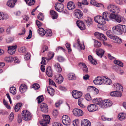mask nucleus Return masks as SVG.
I'll list each match as a JSON object with an SVG mask.
<instances>
[{
    "instance_id": "obj_29",
    "label": "nucleus",
    "mask_w": 126,
    "mask_h": 126,
    "mask_svg": "<svg viewBox=\"0 0 126 126\" xmlns=\"http://www.w3.org/2000/svg\"><path fill=\"white\" fill-rule=\"evenodd\" d=\"M110 94L112 96H117V97H120L122 95L120 92L118 91H114L111 92Z\"/></svg>"
},
{
    "instance_id": "obj_33",
    "label": "nucleus",
    "mask_w": 126,
    "mask_h": 126,
    "mask_svg": "<svg viewBox=\"0 0 126 126\" xmlns=\"http://www.w3.org/2000/svg\"><path fill=\"white\" fill-rule=\"evenodd\" d=\"M114 86H116V90H119L120 92L123 91V87L119 83H117L116 84H114Z\"/></svg>"
},
{
    "instance_id": "obj_62",
    "label": "nucleus",
    "mask_w": 126,
    "mask_h": 126,
    "mask_svg": "<svg viewBox=\"0 0 126 126\" xmlns=\"http://www.w3.org/2000/svg\"><path fill=\"white\" fill-rule=\"evenodd\" d=\"M31 56L30 54L29 53H27L25 56V60H28L30 58Z\"/></svg>"
},
{
    "instance_id": "obj_4",
    "label": "nucleus",
    "mask_w": 126,
    "mask_h": 126,
    "mask_svg": "<svg viewBox=\"0 0 126 126\" xmlns=\"http://www.w3.org/2000/svg\"><path fill=\"white\" fill-rule=\"evenodd\" d=\"M101 108H106L110 107L112 105V102L109 99H106L102 100V101Z\"/></svg>"
},
{
    "instance_id": "obj_6",
    "label": "nucleus",
    "mask_w": 126,
    "mask_h": 126,
    "mask_svg": "<svg viewBox=\"0 0 126 126\" xmlns=\"http://www.w3.org/2000/svg\"><path fill=\"white\" fill-rule=\"evenodd\" d=\"M62 121L63 124L66 126L70 124L71 120L69 117L67 115H63L62 118Z\"/></svg>"
},
{
    "instance_id": "obj_10",
    "label": "nucleus",
    "mask_w": 126,
    "mask_h": 126,
    "mask_svg": "<svg viewBox=\"0 0 126 126\" xmlns=\"http://www.w3.org/2000/svg\"><path fill=\"white\" fill-rule=\"evenodd\" d=\"M95 36L99 40L103 41L107 40V37L103 34L98 32H96L94 33Z\"/></svg>"
},
{
    "instance_id": "obj_31",
    "label": "nucleus",
    "mask_w": 126,
    "mask_h": 126,
    "mask_svg": "<svg viewBox=\"0 0 126 126\" xmlns=\"http://www.w3.org/2000/svg\"><path fill=\"white\" fill-rule=\"evenodd\" d=\"M50 14L51 15L53 19H56L58 17L57 13L53 10H51L50 11Z\"/></svg>"
},
{
    "instance_id": "obj_18",
    "label": "nucleus",
    "mask_w": 126,
    "mask_h": 126,
    "mask_svg": "<svg viewBox=\"0 0 126 126\" xmlns=\"http://www.w3.org/2000/svg\"><path fill=\"white\" fill-rule=\"evenodd\" d=\"M88 110L90 112H92L96 111L97 109V106L95 104H91L87 107Z\"/></svg>"
},
{
    "instance_id": "obj_55",
    "label": "nucleus",
    "mask_w": 126,
    "mask_h": 126,
    "mask_svg": "<svg viewBox=\"0 0 126 126\" xmlns=\"http://www.w3.org/2000/svg\"><path fill=\"white\" fill-rule=\"evenodd\" d=\"M101 118L102 120L103 121L107 120L108 121H110L111 120V119L109 118H107L104 115H102L101 117Z\"/></svg>"
},
{
    "instance_id": "obj_17",
    "label": "nucleus",
    "mask_w": 126,
    "mask_h": 126,
    "mask_svg": "<svg viewBox=\"0 0 126 126\" xmlns=\"http://www.w3.org/2000/svg\"><path fill=\"white\" fill-rule=\"evenodd\" d=\"M40 109L42 112L47 113L48 111V107L47 105L44 103H42L40 105Z\"/></svg>"
},
{
    "instance_id": "obj_34",
    "label": "nucleus",
    "mask_w": 126,
    "mask_h": 126,
    "mask_svg": "<svg viewBox=\"0 0 126 126\" xmlns=\"http://www.w3.org/2000/svg\"><path fill=\"white\" fill-rule=\"evenodd\" d=\"M63 77L60 74L58 75V78L56 79L55 81L59 84L61 83L63 81Z\"/></svg>"
},
{
    "instance_id": "obj_43",
    "label": "nucleus",
    "mask_w": 126,
    "mask_h": 126,
    "mask_svg": "<svg viewBox=\"0 0 126 126\" xmlns=\"http://www.w3.org/2000/svg\"><path fill=\"white\" fill-rule=\"evenodd\" d=\"M77 41L78 44V46L81 49L84 50L85 49V47L83 43L81 44L79 39H78L77 40Z\"/></svg>"
},
{
    "instance_id": "obj_50",
    "label": "nucleus",
    "mask_w": 126,
    "mask_h": 126,
    "mask_svg": "<svg viewBox=\"0 0 126 126\" xmlns=\"http://www.w3.org/2000/svg\"><path fill=\"white\" fill-rule=\"evenodd\" d=\"M106 34L107 36L110 38L112 39L113 38L114 36L112 35V32L111 30H109L106 32Z\"/></svg>"
},
{
    "instance_id": "obj_20",
    "label": "nucleus",
    "mask_w": 126,
    "mask_h": 126,
    "mask_svg": "<svg viewBox=\"0 0 126 126\" xmlns=\"http://www.w3.org/2000/svg\"><path fill=\"white\" fill-rule=\"evenodd\" d=\"M101 99L100 98H96L93 100V103L95 104L98 105L99 106L101 107L102 105V101Z\"/></svg>"
},
{
    "instance_id": "obj_40",
    "label": "nucleus",
    "mask_w": 126,
    "mask_h": 126,
    "mask_svg": "<svg viewBox=\"0 0 126 126\" xmlns=\"http://www.w3.org/2000/svg\"><path fill=\"white\" fill-rule=\"evenodd\" d=\"M68 77L69 80L75 79L76 77L75 74L73 73H70L68 75Z\"/></svg>"
},
{
    "instance_id": "obj_41",
    "label": "nucleus",
    "mask_w": 126,
    "mask_h": 126,
    "mask_svg": "<svg viewBox=\"0 0 126 126\" xmlns=\"http://www.w3.org/2000/svg\"><path fill=\"white\" fill-rule=\"evenodd\" d=\"M22 105V103H17L15 106V111L16 112H18Z\"/></svg>"
},
{
    "instance_id": "obj_35",
    "label": "nucleus",
    "mask_w": 126,
    "mask_h": 126,
    "mask_svg": "<svg viewBox=\"0 0 126 126\" xmlns=\"http://www.w3.org/2000/svg\"><path fill=\"white\" fill-rule=\"evenodd\" d=\"M126 117V114L124 113H120L118 115V119L120 120H122Z\"/></svg>"
},
{
    "instance_id": "obj_27",
    "label": "nucleus",
    "mask_w": 126,
    "mask_h": 126,
    "mask_svg": "<svg viewBox=\"0 0 126 126\" xmlns=\"http://www.w3.org/2000/svg\"><path fill=\"white\" fill-rule=\"evenodd\" d=\"M27 89L26 85L24 84H22L19 87V91L21 93H23L26 91Z\"/></svg>"
},
{
    "instance_id": "obj_23",
    "label": "nucleus",
    "mask_w": 126,
    "mask_h": 126,
    "mask_svg": "<svg viewBox=\"0 0 126 126\" xmlns=\"http://www.w3.org/2000/svg\"><path fill=\"white\" fill-rule=\"evenodd\" d=\"M67 7L68 9L70 10L74 9L75 7L74 2L71 1L67 3Z\"/></svg>"
},
{
    "instance_id": "obj_28",
    "label": "nucleus",
    "mask_w": 126,
    "mask_h": 126,
    "mask_svg": "<svg viewBox=\"0 0 126 126\" xmlns=\"http://www.w3.org/2000/svg\"><path fill=\"white\" fill-rule=\"evenodd\" d=\"M46 73L48 77H52V70L51 67L49 66L47 68Z\"/></svg>"
},
{
    "instance_id": "obj_13",
    "label": "nucleus",
    "mask_w": 126,
    "mask_h": 126,
    "mask_svg": "<svg viewBox=\"0 0 126 126\" xmlns=\"http://www.w3.org/2000/svg\"><path fill=\"white\" fill-rule=\"evenodd\" d=\"M77 26L79 28L82 30H85L86 28L85 26L84 22L80 20H78L76 22Z\"/></svg>"
},
{
    "instance_id": "obj_44",
    "label": "nucleus",
    "mask_w": 126,
    "mask_h": 126,
    "mask_svg": "<svg viewBox=\"0 0 126 126\" xmlns=\"http://www.w3.org/2000/svg\"><path fill=\"white\" fill-rule=\"evenodd\" d=\"M46 36H51L52 35V33L51 30L47 29L46 31Z\"/></svg>"
},
{
    "instance_id": "obj_8",
    "label": "nucleus",
    "mask_w": 126,
    "mask_h": 126,
    "mask_svg": "<svg viewBox=\"0 0 126 126\" xmlns=\"http://www.w3.org/2000/svg\"><path fill=\"white\" fill-rule=\"evenodd\" d=\"M72 94L73 97L76 99L79 98L82 95L81 92L77 90L73 91L72 93Z\"/></svg>"
},
{
    "instance_id": "obj_54",
    "label": "nucleus",
    "mask_w": 126,
    "mask_h": 126,
    "mask_svg": "<svg viewBox=\"0 0 126 126\" xmlns=\"http://www.w3.org/2000/svg\"><path fill=\"white\" fill-rule=\"evenodd\" d=\"M18 51L20 53H24L26 51L25 47H21L18 49Z\"/></svg>"
},
{
    "instance_id": "obj_38",
    "label": "nucleus",
    "mask_w": 126,
    "mask_h": 126,
    "mask_svg": "<svg viewBox=\"0 0 126 126\" xmlns=\"http://www.w3.org/2000/svg\"><path fill=\"white\" fill-rule=\"evenodd\" d=\"M112 39L115 40L114 42L116 43L120 44L122 42L121 39L116 36H114Z\"/></svg>"
},
{
    "instance_id": "obj_22",
    "label": "nucleus",
    "mask_w": 126,
    "mask_h": 126,
    "mask_svg": "<svg viewBox=\"0 0 126 126\" xmlns=\"http://www.w3.org/2000/svg\"><path fill=\"white\" fill-rule=\"evenodd\" d=\"M90 3L92 5L97 7H100L102 9L104 8V6L103 4L97 3L94 0H91Z\"/></svg>"
},
{
    "instance_id": "obj_1",
    "label": "nucleus",
    "mask_w": 126,
    "mask_h": 126,
    "mask_svg": "<svg viewBox=\"0 0 126 126\" xmlns=\"http://www.w3.org/2000/svg\"><path fill=\"white\" fill-rule=\"evenodd\" d=\"M107 8L109 11L116 14L118 13L120 10L119 7L113 4H110L108 5Z\"/></svg>"
},
{
    "instance_id": "obj_5",
    "label": "nucleus",
    "mask_w": 126,
    "mask_h": 126,
    "mask_svg": "<svg viewBox=\"0 0 126 126\" xmlns=\"http://www.w3.org/2000/svg\"><path fill=\"white\" fill-rule=\"evenodd\" d=\"M94 20L96 22L100 24H104L105 23V21L102 16H97L94 18Z\"/></svg>"
},
{
    "instance_id": "obj_37",
    "label": "nucleus",
    "mask_w": 126,
    "mask_h": 126,
    "mask_svg": "<svg viewBox=\"0 0 126 126\" xmlns=\"http://www.w3.org/2000/svg\"><path fill=\"white\" fill-rule=\"evenodd\" d=\"M8 18L7 15L4 14L2 12H0V20H4Z\"/></svg>"
},
{
    "instance_id": "obj_11",
    "label": "nucleus",
    "mask_w": 126,
    "mask_h": 126,
    "mask_svg": "<svg viewBox=\"0 0 126 126\" xmlns=\"http://www.w3.org/2000/svg\"><path fill=\"white\" fill-rule=\"evenodd\" d=\"M103 76L100 77L98 76L95 78L93 81V82L96 85H100L103 83Z\"/></svg>"
},
{
    "instance_id": "obj_25",
    "label": "nucleus",
    "mask_w": 126,
    "mask_h": 126,
    "mask_svg": "<svg viewBox=\"0 0 126 126\" xmlns=\"http://www.w3.org/2000/svg\"><path fill=\"white\" fill-rule=\"evenodd\" d=\"M16 1V0H10L7 2V5L11 8H13L14 6Z\"/></svg>"
},
{
    "instance_id": "obj_58",
    "label": "nucleus",
    "mask_w": 126,
    "mask_h": 126,
    "mask_svg": "<svg viewBox=\"0 0 126 126\" xmlns=\"http://www.w3.org/2000/svg\"><path fill=\"white\" fill-rule=\"evenodd\" d=\"M44 16L43 14L41 13L39 14L38 16V19L41 20L43 21L44 19Z\"/></svg>"
},
{
    "instance_id": "obj_42",
    "label": "nucleus",
    "mask_w": 126,
    "mask_h": 126,
    "mask_svg": "<svg viewBox=\"0 0 126 126\" xmlns=\"http://www.w3.org/2000/svg\"><path fill=\"white\" fill-rule=\"evenodd\" d=\"M27 4L31 6L33 5L35 2L34 0H25Z\"/></svg>"
},
{
    "instance_id": "obj_30",
    "label": "nucleus",
    "mask_w": 126,
    "mask_h": 126,
    "mask_svg": "<svg viewBox=\"0 0 126 126\" xmlns=\"http://www.w3.org/2000/svg\"><path fill=\"white\" fill-rule=\"evenodd\" d=\"M85 21L86 25L88 26L89 27L93 24V20L91 18L88 17Z\"/></svg>"
},
{
    "instance_id": "obj_3",
    "label": "nucleus",
    "mask_w": 126,
    "mask_h": 126,
    "mask_svg": "<svg viewBox=\"0 0 126 126\" xmlns=\"http://www.w3.org/2000/svg\"><path fill=\"white\" fill-rule=\"evenodd\" d=\"M43 120L40 124L42 126H47V124H49L50 121V117L48 115H45L43 116Z\"/></svg>"
},
{
    "instance_id": "obj_60",
    "label": "nucleus",
    "mask_w": 126,
    "mask_h": 126,
    "mask_svg": "<svg viewBox=\"0 0 126 126\" xmlns=\"http://www.w3.org/2000/svg\"><path fill=\"white\" fill-rule=\"evenodd\" d=\"M57 59L58 61L60 62H62L64 61V58L62 57L59 56L58 57Z\"/></svg>"
},
{
    "instance_id": "obj_45",
    "label": "nucleus",
    "mask_w": 126,
    "mask_h": 126,
    "mask_svg": "<svg viewBox=\"0 0 126 126\" xmlns=\"http://www.w3.org/2000/svg\"><path fill=\"white\" fill-rule=\"evenodd\" d=\"M13 58L12 57H6L4 59V60L7 62H11L13 61Z\"/></svg>"
},
{
    "instance_id": "obj_49",
    "label": "nucleus",
    "mask_w": 126,
    "mask_h": 126,
    "mask_svg": "<svg viewBox=\"0 0 126 126\" xmlns=\"http://www.w3.org/2000/svg\"><path fill=\"white\" fill-rule=\"evenodd\" d=\"M40 87L39 85L37 83L34 84L32 86V88H33L35 90L38 89Z\"/></svg>"
},
{
    "instance_id": "obj_19",
    "label": "nucleus",
    "mask_w": 126,
    "mask_h": 126,
    "mask_svg": "<svg viewBox=\"0 0 126 126\" xmlns=\"http://www.w3.org/2000/svg\"><path fill=\"white\" fill-rule=\"evenodd\" d=\"M91 125V122L87 119H83L81 122V126H90Z\"/></svg>"
},
{
    "instance_id": "obj_14",
    "label": "nucleus",
    "mask_w": 126,
    "mask_h": 126,
    "mask_svg": "<svg viewBox=\"0 0 126 126\" xmlns=\"http://www.w3.org/2000/svg\"><path fill=\"white\" fill-rule=\"evenodd\" d=\"M110 14L107 12H105L103 13V17L105 21H109L110 20H111V17L112 14Z\"/></svg>"
},
{
    "instance_id": "obj_46",
    "label": "nucleus",
    "mask_w": 126,
    "mask_h": 126,
    "mask_svg": "<svg viewBox=\"0 0 126 126\" xmlns=\"http://www.w3.org/2000/svg\"><path fill=\"white\" fill-rule=\"evenodd\" d=\"M54 54L53 53L49 52L48 55V58H47L46 60L48 61L51 60L54 57Z\"/></svg>"
},
{
    "instance_id": "obj_53",
    "label": "nucleus",
    "mask_w": 126,
    "mask_h": 126,
    "mask_svg": "<svg viewBox=\"0 0 126 126\" xmlns=\"http://www.w3.org/2000/svg\"><path fill=\"white\" fill-rule=\"evenodd\" d=\"M101 45V43L100 42H99L97 41H95L94 46L96 47H100Z\"/></svg>"
},
{
    "instance_id": "obj_26",
    "label": "nucleus",
    "mask_w": 126,
    "mask_h": 126,
    "mask_svg": "<svg viewBox=\"0 0 126 126\" xmlns=\"http://www.w3.org/2000/svg\"><path fill=\"white\" fill-rule=\"evenodd\" d=\"M96 52L97 55L101 58L103 55H104L105 51L104 50L101 49L99 48L96 49Z\"/></svg>"
},
{
    "instance_id": "obj_61",
    "label": "nucleus",
    "mask_w": 126,
    "mask_h": 126,
    "mask_svg": "<svg viewBox=\"0 0 126 126\" xmlns=\"http://www.w3.org/2000/svg\"><path fill=\"white\" fill-rule=\"evenodd\" d=\"M49 84L50 85H54L55 87H56V85L54 82L53 81L52 79H49Z\"/></svg>"
},
{
    "instance_id": "obj_24",
    "label": "nucleus",
    "mask_w": 126,
    "mask_h": 126,
    "mask_svg": "<svg viewBox=\"0 0 126 126\" xmlns=\"http://www.w3.org/2000/svg\"><path fill=\"white\" fill-rule=\"evenodd\" d=\"M103 83L107 85H110L112 81L110 79L104 76H103Z\"/></svg>"
},
{
    "instance_id": "obj_7",
    "label": "nucleus",
    "mask_w": 126,
    "mask_h": 126,
    "mask_svg": "<svg viewBox=\"0 0 126 126\" xmlns=\"http://www.w3.org/2000/svg\"><path fill=\"white\" fill-rule=\"evenodd\" d=\"M111 17V20L113 21H115L119 23L121 22L122 21V17L120 15H115L114 14H113Z\"/></svg>"
},
{
    "instance_id": "obj_21",
    "label": "nucleus",
    "mask_w": 126,
    "mask_h": 126,
    "mask_svg": "<svg viewBox=\"0 0 126 126\" xmlns=\"http://www.w3.org/2000/svg\"><path fill=\"white\" fill-rule=\"evenodd\" d=\"M74 13L76 17L78 18H80L83 16L82 12L79 10H76L74 11Z\"/></svg>"
},
{
    "instance_id": "obj_64",
    "label": "nucleus",
    "mask_w": 126,
    "mask_h": 126,
    "mask_svg": "<svg viewBox=\"0 0 126 126\" xmlns=\"http://www.w3.org/2000/svg\"><path fill=\"white\" fill-rule=\"evenodd\" d=\"M52 115L54 116H57L58 114V111L57 110H54L53 111Z\"/></svg>"
},
{
    "instance_id": "obj_39",
    "label": "nucleus",
    "mask_w": 126,
    "mask_h": 126,
    "mask_svg": "<svg viewBox=\"0 0 126 126\" xmlns=\"http://www.w3.org/2000/svg\"><path fill=\"white\" fill-rule=\"evenodd\" d=\"M54 67L55 68L58 72H60L62 71V69L59 63L56 64L54 65Z\"/></svg>"
},
{
    "instance_id": "obj_59",
    "label": "nucleus",
    "mask_w": 126,
    "mask_h": 126,
    "mask_svg": "<svg viewBox=\"0 0 126 126\" xmlns=\"http://www.w3.org/2000/svg\"><path fill=\"white\" fill-rule=\"evenodd\" d=\"M85 98L88 101H90L91 100V97L89 94H87L85 95Z\"/></svg>"
},
{
    "instance_id": "obj_51",
    "label": "nucleus",
    "mask_w": 126,
    "mask_h": 126,
    "mask_svg": "<svg viewBox=\"0 0 126 126\" xmlns=\"http://www.w3.org/2000/svg\"><path fill=\"white\" fill-rule=\"evenodd\" d=\"M10 93L14 94H16V88L15 87H11L10 89Z\"/></svg>"
},
{
    "instance_id": "obj_32",
    "label": "nucleus",
    "mask_w": 126,
    "mask_h": 126,
    "mask_svg": "<svg viewBox=\"0 0 126 126\" xmlns=\"http://www.w3.org/2000/svg\"><path fill=\"white\" fill-rule=\"evenodd\" d=\"M38 32L39 35L42 36H44L46 32V31L42 28H39L38 30Z\"/></svg>"
},
{
    "instance_id": "obj_63",
    "label": "nucleus",
    "mask_w": 126,
    "mask_h": 126,
    "mask_svg": "<svg viewBox=\"0 0 126 126\" xmlns=\"http://www.w3.org/2000/svg\"><path fill=\"white\" fill-rule=\"evenodd\" d=\"M47 58L45 57H42V61L41 63L43 64H46V60Z\"/></svg>"
},
{
    "instance_id": "obj_9",
    "label": "nucleus",
    "mask_w": 126,
    "mask_h": 126,
    "mask_svg": "<svg viewBox=\"0 0 126 126\" xmlns=\"http://www.w3.org/2000/svg\"><path fill=\"white\" fill-rule=\"evenodd\" d=\"M73 114L76 116H80L83 114V111L81 110L78 109H75L73 110Z\"/></svg>"
},
{
    "instance_id": "obj_57",
    "label": "nucleus",
    "mask_w": 126,
    "mask_h": 126,
    "mask_svg": "<svg viewBox=\"0 0 126 126\" xmlns=\"http://www.w3.org/2000/svg\"><path fill=\"white\" fill-rule=\"evenodd\" d=\"M65 46L67 48L68 52H71L72 51V50L70 47L71 45L69 43H66L65 44Z\"/></svg>"
},
{
    "instance_id": "obj_2",
    "label": "nucleus",
    "mask_w": 126,
    "mask_h": 126,
    "mask_svg": "<svg viewBox=\"0 0 126 126\" xmlns=\"http://www.w3.org/2000/svg\"><path fill=\"white\" fill-rule=\"evenodd\" d=\"M22 118L26 121H28L31 119L32 115L30 112L26 110L23 111L22 113Z\"/></svg>"
},
{
    "instance_id": "obj_16",
    "label": "nucleus",
    "mask_w": 126,
    "mask_h": 126,
    "mask_svg": "<svg viewBox=\"0 0 126 126\" xmlns=\"http://www.w3.org/2000/svg\"><path fill=\"white\" fill-rule=\"evenodd\" d=\"M123 25L118 24L112 28L113 31H116L119 32V34H121L122 33Z\"/></svg>"
},
{
    "instance_id": "obj_56",
    "label": "nucleus",
    "mask_w": 126,
    "mask_h": 126,
    "mask_svg": "<svg viewBox=\"0 0 126 126\" xmlns=\"http://www.w3.org/2000/svg\"><path fill=\"white\" fill-rule=\"evenodd\" d=\"M74 126H78L79 125V120L78 119L75 120L73 121V122Z\"/></svg>"
},
{
    "instance_id": "obj_12",
    "label": "nucleus",
    "mask_w": 126,
    "mask_h": 126,
    "mask_svg": "<svg viewBox=\"0 0 126 126\" xmlns=\"http://www.w3.org/2000/svg\"><path fill=\"white\" fill-rule=\"evenodd\" d=\"M17 47L16 45L12 46H8L7 47L8 53L11 55L14 54L15 52Z\"/></svg>"
},
{
    "instance_id": "obj_52",
    "label": "nucleus",
    "mask_w": 126,
    "mask_h": 126,
    "mask_svg": "<svg viewBox=\"0 0 126 126\" xmlns=\"http://www.w3.org/2000/svg\"><path fill=\"white\" fill-rule=\"evenodd\" d=\"M37 100L38 101V103H40L43 101V97L42 96H39L37 98Z\"/></svg>"
},
{
    "instance_id": "obj_47",
    "label": "nucleus",
    "mask_w": 126,
    "mask_h": 126,
    "mask_svg": "<svg viewBox=\"0 0 126 126\" xmlns=\"http://www.w3.org/2000/svg\"><path fill=\"white\" fill-rule=\"evenodd\" d=\"M82 67L83 71L84 73H86L88 72V70L87 67L84 63H82Z\"/></svg>"
},
{
    "instance_id": "obj_48",
    "label": "nucleus",
    "mask_w": 126,
    "mask_h": 126,
    "mask_svg": "<svg viewBox=\"0 0 126 126\" xmlns=\"http://www.w3.org/2000/svg\"><path fill=\"white\" fill-rule=\"evenodd\" d=\"M114 63L118 65L121 67H123V63L121 62L118 60H114Z\"/></svg>"
},
{
    "instance_id": "obj_36",
    "label": "nucleus",
    "mask_w": 126,
    "mask_h": 126,
    "mask_svg": "<svg viewBox=\"0 0 126 126\" xmlns=\"http://www.w3.org/2000/svg\"><path fill=\"white\" fill-rule=\"evenodd\" d=\"M47 90L48 93L51 96H53L54 94V89L51 87H48Z\"/></svg>"
},
{
    "instance_id": "obj_15",
    "label": "nucleus",
    "mask_w": 126,
    "mask_h": 126,
    "mask_svg": "<svg viewBox=\"0 0 126 126\" xmlns=\"http://www.w3.org/2000/svg\"><path fill=\"white\" fill-rule=\"evenodd\" d=\"M55 7L56 10L60 12H62L63 9V5L62 3H57L55 5Z\"/></svg>"
}]
</instances>
